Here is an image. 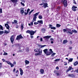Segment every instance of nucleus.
<instances>
[{
    "label": "nucleus",
    "mask_w": 78,
    "mask_h": 78,
    "mask_svg": "<svg viewBox=\"0 0 78 78\" xmlns=\"http://www.w3.org/2000/svg\"><path fill=\"white\" fill-rule=\"evenodd\" d=\"M38 23L37 22H34V25H37V24H38Z\"/></svg>",
    "instance_id": "49"
},
{
    "label": "nucleus",
    "mask_w": 78,
    "mask_h": 78,
    "mask_svg": "<svg viewBox=\"0 0 78 78\" xmlns=\"http://www.w3.org/2000/svg\"><path fill=\"white\" fill-rule=\"evenodd\" d=\"M76 8H77V7H76L75 6H73L72 7V9L74 11H76Z\"/></svg>",
    "instance_id": "8"
},
{
    "label": "nucleus",
    "mask_w": 78,
    "mask_h": 78,
    "mask_svg": "<svg viewBox=\"0 0 78 78\" xmlns=\"http://www.w3.org/2000/svg\"><path fill=\"white\" fill-rule=\"evenodd\" d=\"M14 22L15 23V24H17V20H14Z\"/></svg>",
    "instance_id": "30"
},
{
    "label": "nucleus",
    "mask_w": 78,
    "mask_h": 78,
    "mask_svg": "<svg viewBox=\"0 0 78 78\" xmlns=\"http://www.w3.org/2000/svg\"><path fill=\"white\" fill-rule=\"evenodd\" d=\"M56 26L57 28H59V27L61 26V25L58 24H56Z\"/></svg>",
    "instance_id": "27"
},
{
    "label": "nucleus",
    "mask_w": 78,
    "mask_h": 78,
    "mask_svg": "<svg viewBox=\"0 0 78 78\" xmlns=\"http://www.w3.org/2000/svg\"><path fill=\"white\" fill-rule=\"evenodd\" d=\"M11 1L12 3H16L17 2V0H11Z\"/></svg>",
    "instance_id": "13"
},
{
    "label": "nucleus",
    "mask_w": 78,
    "mask_h": 78,
    "mask_svg": "<svg viewBox=\"0 0 78 78\" xmlns=\"http://www.w3.org/2000/svg\"><path fill=\"white\" fill-rule=\"evenodd\" d=\"M50 40L52 41H54V39L52 38H51Z\"/></svg>",
    "instance_id": "46"
},
{
    "label": "nucleus",
    "mask_w": 78,
    "mask_h": 78,
    "mask_svg": "<svg viewBox=\"0 0 78 78\" xmlns=\"http://www.w3.org/2000/svg\"><path fill=\"white\" fill-rule=\"evenodd\" d=\"M2 68V64L0 63V69Z\"/></svg>",
    "instance_id": "57"
},
{
    "label": "nucleus",
    "mask_w": 78,
    "mask_h": 78,
    "mask_svg": "<svg viewBox=\"0 0 78 78\" xmlns=\"http://www.w3.org/2000/svg\"><path fill=\"white\" fill-rule=\"evenodd\" d=\"M39 46L40 47H41V48H42V47H46V46H47V45H39Z\"/></svg>",
    "instance_id": "21"
},
{
    "label": "nucleus",
    "mask_w": 78,
    "mask_h": 78,
    "mask_svg": "<svg viewBox=\"0 0 78 78\" xmlns=\"http://www.w3.org/2000/svg\"><path fill=\"white\" fill-rule=\"evenodd\" d=\"M68 31H71V29H68Z\"/></svg>",
    "instance_id": "54"
},
{
    "label": "nucleus",
    "mask_w": 78,
    "mask_h": 78,
    "mask_svg": "<svg viewBox=\"0 0 78 78\" xmlns=\"http://www.w3.org/2000/svg\"><path fill=\"white\" fill-rule=\"evenodd\" d=\"M20 75L22 76L23 75V70H22V69L21 68L20 69Z\"/></svg>",
    "instance_id": "9"
},
{
    "label": "nucleus",
    "mask_w": 78,
    "mask_h": 78,
    "mask_svg": "<svg viewBox=\"0 0 78 78\" xmlns=\"http://www.w3.org/2000/svg\"><path fill=\"white\" fill-rule=\"evenodd\" d=\"M23 38V37L22 36V35L20 34L19 36H18L16 38V40H20L21 39H22Z\"/></svg>",
    "instance_id": "5"
},
{
    "label": "nucleus",
    "mask_w": 78,
    "mask_h": 78,
    "mask_svg": "<svg viewBox=\"0 0 78 78\" xmlns=\"http://www.w3.org/2000/svg\"><path fill=\"white\" fill-rule=\"evenodd\" d=\"M21 4L23 6H25V4H24V3H22V2H21Z\"/></svg>",
    "instance_id": "40"
},
{
    "label": "nucleus",
    "mask_w": 78,
    "mask_h": 78,
    "mask_svg": "<svg viewBox=\"0 0 78 78\" xmlns=\"http://www.w3.org/2000/svg\"><path fill=\"white\" fill-rule=\"evenodd\" d=\"M42 32H43V33H45V32L46 30L45 29L43 28L41 30Z\"/></svg>",
    "instance_id": "26"
},
{
    "label": "nucleus",
    "mask_w": 78,
    "mask_h": 78,
    "mask_svg": "<svg viewBox=\"0 0 78 78\" xmlns=\"http://www.w3.org/2000/svg\"><path fill=\"white\" fill-rule=\"evenodd\" d=\"M30 9H28L27 10V13L28 14V12H29V11H30Z\"/></svg>",
    "instance_id": "43"
},
{
    "label": "nucleus",
    "mask_w": 78,
    "mask_h": 78,
    "mask_svg": "<svg viewBox=\"0 0 78 78\" xmlns=\"http://www.w3.org/2000/svg\"><path fill=\"white\" fill-rule=\"evenodd\" d=\"M67 40H64L63 42V44H67Z\"/></svg>",
    "instance_id": "18"
},
{
    "label": "nucleus",
    "mask_w": 78,
    "mask_h": 78,
    "mask_svg": "<svg viewBox=\"0 0 78 78\" xmlns=\"http://www.w3.org/2000/svg\"><path fill=\"white\" fill-rule=\"evenodd\" d=\"M3 33H4V31H0V35L3 34Z\"/></svg>",
    "instance_id": "33"
},
{
    "label": "nucleus",
    "mask_w": 78,
    "mask_h": 78,
    "mask_svg": "<svg viewBox=\"0 0 78 78\" xmlns=\"http://www.w3.org/2000/svg\"><path fill=\"white\" fill-rule=\"evenodd\" d=\"M7 30H5V33L7 34H8V33H9V29H7Z\"/></svg>",
    "instance_id": "20"
},
{
    "label": "nucleus",
    "mask_w": 78,
    "mask_h": 78,
    "mask_svg": "<svg viewBox=\"0 0 78 78\" xmlns=\"http://www.w3.org/2000/svg\"><path fill=\"white\" fill-rule=\"evenodd\" d=\"M49 50L51 51V53H53V51H52V49H50Z\"/></svg>",
    "instance_id": "44"
},
{
    "label": "nucleus",
    "mask_w": 78,
    "mask_h": 78,
    "mask_svg": "<svg viewBox=\"0 0 78 78\" xmlns=\"http://www.w3.org/2000/svg\"><path fill=\"white\" fill-rule=\"evenodd\" d=\"M14 35H12L11 36L10 38V40L12 43L14 41Z\"/></svg>",
    "instance_id": "6"
},
{
    "label": "nucleus",
    "mask_w": 78,
    "mask_h": 78,
    "mask_svg": "<svg viewBox=\"0 0 78 78\" xmlns=\"http://www.w3.org/2000/svg\"><path fill=\"white\" fill-rule=\"evenodd\" d=\"M43 51L44 52V53L47 56L48 55H51V52H48V49H46L43 50Z\"/></svg>",
    "instance_id": "3"
},
{
    "label": "nucleus",
    "mask_w": 78,
    "mask_h": 78,
    "mask_svg": "<svg viewBox=\"0 0 78 78\" xmlns=\"http://www.w3.org/2000/svg\"><path fill=\"white\" fill-rule=\"evenodd\" d=\"M48 37L49 39L50 38V37H51V36H48Z\"/></svg>",
    "instance_id": "64"
},
{
    "label": "nucleus",
    "mask_w": 78,
    "mask_h": 78,
    "mask_svg": "<svg viewBox=\"0 0 78 78\" xmlns=\"http://www.w3.org/2000/svg\"><path fill=\"white\" fill-rule=\"evenodd\" d=\"M24 12V11H23V9H21L20 10V12L21 13V14H23V13Z\"/></svg>",
    "instance_id": "31"
},
{
    "label": "nucleus",
    "mask_w": 78,
    "mask_h": 78,
    "mask_svg": "<svg viewBox=\"0 0 78 78\" xmlns=\"http://www.w3.org/2000/svg\"><path fill=\"white\" fill-rule=\"evenodd\" d=\"M47 5H48V4L47 3H44L43 7H44V8H46V7H48Z\"/></svg>",
    "instance_id": "10"
},
{
    "label": "nucleus",
    "mask_w": 78,
    "mask_h": 78,
    "mask_svg": "<svg viewBox=\"0 0 78 78\" xmlns=\"http://www.w3.org/2000/svg\"><path fill=\"white\" fill-rule=\"evenodd\" d=\"M24 13L25 14V15H27V14H28L26 12H24Z\"/></svg>",
    "instance_id": "56"
},
{
    "label": "nucleus",
    "mask_w": 78,
    "mask_h": 78,
    "mask_svg": "<svg viewBox=\"0 0 78 78\" xmlns=\"http://www.w3.org/2000/svg\"><path fill=\"white\" fill-rule=\"evenodd\" d=\"M34 11V9H33L32 10H31V11H30V12H29V14L30 15L31 14V12H33Z\"/></svg>",
    "instance_id": "28"
},
{
    "label": "nucleus",
    "mask_w": 78,
    "mask_h": 78,
    "mask_svg": "<svg viewBox=\"0 0 78 78\" xmlns=\"http://www.w3.org/2000/svg\"><path fill=\"white\" fill-rule=\"evenodd\" d=\"M2 9L1 8L0 9V14L2 13Z\"/></svg>",
    "instance_id": "42"
},
{
    "label": "nucleus",
    "mask_w": 78,
    "mask_h": 78,
    "mask_svg": "<svg viewBox=\"0 0 78 78\" xmlns=\"http://www.w3.org/2000/svg\"><path fill=\"white\" fill-rule=\"evenodd\" d=\"M72 70V67L69 66V68L67 70V72H69V71H70V70Z\"/></svg>",
    "instance_id": "16"
},
{
    "label": "nucleus",
    "mask_w": 78,
    "mask_h": 78,
    "mask_svg": "<svg viewBox=\"0 0 78 78\" xmlns=\"http://www.w3.org/2000/svg\"><path fill=\"white\" fill-rule=\"evenodd\" d=\"M0 29L2 30H3V27L2 26V25H0Z\"/></svg>",
    "instance_id": "32"
},
{
    "label": "nucleus",
    "mask_w": 78,
    "mask_h": 78,
    "mask_svg": "<svg viewBox=\"0 0 78 78\" xmlns=\"http://www.w3.org/2000/svg\"><path fill=\"white\" fill-rule=\"evenodd\" d=\"M74 3L76 4V2H75V1H74Z\"/></svg>",
    "instance_id": "62"
},
{
    "label": "nucleus",
    "mask_w": 78,
    "mask_h": 78,
    "mask_svg": "<svg viewBox=\"0 0 78 78\" xmlns=\"http://www.w3.org/2000/svg\"><path fill=\"white\" fill-rule=\"evenodd\" d=\"M43 21L42 20H38L37 21V23H41V24H43Z\"/></svg>",
    "instance_id": "17"
},
{
    "label": "nucleus",
    "mask_w": 78,
    "mask_h": 78,
    "mask_svg": "<svg viewBox=\"0 0 78 78\" xmlns=\"http://www.w3.org/2000/svg\"><path fill=\"white\" fill-rule=\"evenodd\" d=\"M40 72L41 74H44V70L43 69H41Z\"/></svg>",
    "instance_id": "11"
},
{
    "label": "nucleus",
    "mask_w": 78,
    "mask_h": 78,
    "mask_svg": "<svg viewBox=\"0 0 78 78\" xmlns=\"http://www.w3.org/2000/svg\"><path fill=\"white\" fill-rule=\"evenodd\" d=\"M34 51L35 52H39V53H35V55L36 56H39L41 55H42V50L39 48H37L34 50Z\"/></svg>",
    "instance_id": "1"
},
{
    "label": "nucleus",
    "mask_w": 78,
    "mask_h": 78,
    "mask_svg": "<svg viewBox=\"0 0 78 78\" xmlns=\"http://www.w3.org/2000/svg\"><path fill=\"white\" fill-rule=\"evenodd\" d=\"M8 55V54L6 52H4V53L3 54L4 55Z\"/></svg>",
    "instance_id": "48"
},
{
    "label": "nucleus",
    "mask_w": 78,
    "mask_h": 78,
    "mask_svg": "<svg viewBox=\"0 0 78 78\" xmlns=\"http://www.w3.org/2000/svg\"><path fill=\"white\" fill-rule=\"evenodd\" d=\"M62 3H63L64 6H67V1L66 0H62Z\"/></svg>",
    "instance_id": "4"
},
{
    "label": "nucleus",
    "mask_w": 78,
    "mask_h": 78,
    "mask_svg": "<svg viewBox=\"0 0 78 78\" xmlns=\"http://www.w3.org/2000/svg\"><path fill=\"white\" fill-rule=\"evenodd\" d=\"M64 63H65V64H64L65 66H66V65H67V63L66 62H64Z\"/></svg>",
    "instance_id": "50"
},
{
    "label": "nucleus",
    "mask_w": 78,
    "mask_h": 78,
    "mask_svg": "<svg viewBox=\"0 0 78 78\" xmlns=\"http://www.w3.org/2000/svg\"><path fill=\"white\" fill-rule=\"evenodd\" d=\"M56 69H57V70H58V69H59V67H58V66H57L56 67Z\"/></svg>",
    "instance_id": "58"
},
{
    "label": "nucleus",
    "mask_w": 78,
    "mask_h": 78,
    "mask_svg": "<svg viewBox=\"0 0 78 78\" xmlns=\"http://www.w3.org/2000/svg\"><path fill=\"white\" fill-rule=\"evenodd\" d=\"M51 44H53L54 42L53 41H51Z\"/></svg>",
    "instance_id": "61"
},
{
    "label": "nucleus",
    "mask_w": 78,
    "mask_h": 78,
    "mask_svg": "<svg viewBox=\"0 0 78 78\" xmlns=\"http://www.w3.org/2000/svg\"><path fill=\"white\" fill-rule=\"evenodd\" d=\"M37 17H36L35 16L34 17V18H33V20L32 21L33 22H36V19Z\"/></svg>",
    "instance_id": "14"
},
{
    "label": "nucleus",
    "mask_w": 78,
    "mask_h": 78,
    "mask_svg": "<svg viewBox=\"0 0 78 78\" xmlns=\"http://www.w3.org/2000/svg\"><path fill=\"white\" fill-rule=\"evenodd\" d=\"M42 40H43L42 38L41 37V38H40V41L42 42Z\"/></svg>",
    "instance_id": "52"
},
{
    "label": "nucleus",
    "mask_w": 78,
    "mask_h": 78,
    "mask_svg": "<svg viewBox=\"0 0 78 78\" xmlns=\"http://www.w3.org/2000/svg\"><path fill=\"white\" fill-rule=\"evenodd\" d=\"M10 66H11V67H14V64L12 63H11L10 64Z\"/></svg>",
    "instance_id": "36"
},
{
    "label": "nucleus",
    "mask_w": 78,
    "mask_h": 78,
    "mask_svg": "<svg viewBox=\"0 0 78 78\" xmlns=\"http://www.w3.org/2000/svg\"><path fill=\"white\" fill-rule=\"evenodd\" d=\"M5 26L6 27L7 29H9V26L8 25V24L7 23L5 24Z\"/></svg>",
    "instance_id": "12"
},
{
    "label": "nucleus",
    "mask_w": 78,
    "mask_h": 78,
    "mask_svg": "<svg viewBox=\"0 0 78 78\" xmlns=\"http://www.w3.org/2000/svg\"><path fill=\"white\" fill-rule=\"evenodd\" d=\"M19 72V70H17L16 72V73H18Z\"/></svg>",
    "instance_id": "60"
},
{
    "label": "nucleus",
    "mask_w": 78,
    "mask_h": 78,
    "mask_svg": "<svg viewBox=\"0 0 78 78\" xmlns=\"http://www.w3.org/2000/svg\"><path fill=\"white\" fill-rule=\"evenodd\" d=\"M78 62L76 61L74 64V66H77V65H78Z\"/></svg>",
    "instance_id": "24"
},
{
    "label": "nucleus",
    "mask_w": 78,
    "mask_h": 78,
    "mask_svg": "<svg viewBox=\"0 0 78 78\" xmlns=\"http://www.w3.org/2000/svg\"><path fill=\"white\" fill-rule=\"evenodd\" d=\"M13 72L14 73L16 72V69L14 68L13 70Z\"/></svg>",
    "instance_id": "47"
},
{
    "label": "nucleus",
    "mask_w": 78,
    "mask_h": 78,
    "mask_svg": "<svg viewBox=\"0 0 78 78\" xmlns=\"http://www.w3.org/2000/svg\"><path fill=\"white\" fill-rule=\"evenodd\" d=\"M44 38H45V40L46 41V40L47 39V40H48V39L49 38H48V36H45L44 37Z\"/></svg>",
    "instance_id": "19"
},
{
    "label": "nucleus",
    "mask_w": 78,
    "mask_h": 78,
    "mask_svg": "<svg viewBox=\"0 0 78 78\" xmlns=\"http://www.w3.org/2000/svg\"><path fill=\"white\" fill-rule=\"evenodd\" d=\"M68 61L69 62H72V61H73V58H70L69 60H68Z\"/></svg>",
    "instance_id": "29"
},
{
    "label": "nucleus",
    "mask_w": 78,
    "mask_h": 78,
    "mask_svg": "<svg viewBox=\"0 0 78 78\" xmlns=\"http://www.w3.org/2000/svg\"><path fill=\"white\" fill-rule=\"evenodd\" d=\"M38 18L40 19H42V16H38Z\"/></svg>",
    "instance_id": "35"
},
{
    "label": "nucleus",
    "mask_w": 78,
    "mask_h": 78,
    "mask_svg": "<svg viewBox=\"0 0 78 78\" xmlns=\"http://www.w3.org/2000/svg\"><path fill=\"white\" fill-rule=\"evenodd\" d=\"M63 31L64 33H66V32L67 31V30H66V29H63Z\"/></svg>",
    "instance_id": "39"
},
{
    "label": "nucleus",
    "mask_w": 78,
    "mask_h": 78,
    "mask_svg": "<svg viewBox=\"0 0 78 78\" xmlns=\"http://www.w3.org/2000/svg\"><path fill=\"white\" fill-rule=\"evenodd\" d=\"M68 76L70 77H74V75L73 74H69Z\"/></svg>",
    "instance_id": "23"
},
{
    "label": "nucleus",
    "mask_w": 78,
    "mask_h": 78,
    "mask_svg": "<svg viewBox=\"0 0 78 78\" xmlns=\"http://www.w3.org/2000/svg\"><path fill=\"white\" fill-rule=\"evenodd\" d=\"M49 27L51 30H55L56 29V27H52V25L50 24L49 25Z\"/></svg>",
    "instance_id": "7"
},
{
    "label": "nucleus",
    "mask_w": 78,
    "mask_h": 78,
    "mask_svg": "<svg viewBox=\"0 0 78 78\" xmlns=\"http://www.w3.org/2000/svg\"><path fill=\"white\" fill-rule=\"evenodd\" d=\"M36 31H37V30H35L34 31L33 30H27L26 32V33H29L31 36H33V35H34V33H36Z\"/></svg>",
    "instance_id": "2"
},
{
    "label": "nucleus",
    "mask_w": 78,
    "mask_h": 78,
    "mask_svg": "<svg viewBox=\"0 0 78 78\" xmlns=\"http://www.w3.org/2000/svg\"><path fill=\"white\" fill-rule=\"evenodd\" d=\"M40 12H38L37 13H36L35 14H34V16L35 17H36V16H37L39 15V14Z\"/></svg>",
    "instance_id": "15"
},
{
    "label": "nucleus",
    "mask_w": 78,
    "mask_h": 78,
    "mask_svg": "<svg viewBox=\"0 0 78 78\" xmlns=\"http://www.w3.org/2000/svg\"><path fill=\"white\" fill-rule=\"evenodd\" d=\"M22 2H23V3H25V1L23 0L22 1Z\"/></svg>",
    "instance_id": "63"
},
{
    "label": "nucleus",
    "mask_w": 78,
    "mask_h": 78,
    "mask_svg": "<svg viewBox=\"0 0 78 78\" xmlns=\"http://www.w3.org/2000/svg\"><path fill=\"white\" fill-rule=\"evenodd\" d=\"M72 31L73 32H74L75 33H77V31L75 30H73Z\"/></svg>",
    "instance_id": "37"
},
{
    "label": "nucleus",
    "mask_w": 78,
    "mask_h": 78,
    "mask_svg": "<svg viewBox=\"0 0 78 78\" xmlns=\"http://www.w3.org/2000/svg\"><path fill=\"white\" fill-rule=\"evenodd\" d=\"M13 64H14V65H16V62H14L13 63Z\"/></svg>",
    "instance_id": "55"
},
{
    "label": "nucleus",
    "mask_w": 78,
    "mask_h": 78,
    "mask_svg": "<svg viewBox=\"0 0 78 78\" xmlns=\"http://www.w3.org/2000/svg\"><path fill=\"white\" fill-rule=\"evenodd\" d=\"M25 63H26V64H29V63H30V62L28 60H26Z\"/></svg>",
    "instance_id": "22"
},
{
    "label": "nucleus",
    "mask_w": 78,
    "mask_h": 78,
    "mask_svg": "<svg viewBox=\"0 0 78 78\" xmlns=\"http://www.w3.org/2000/svg\"><path fill=\"white\" fill-rule=\"evenodd\" d=\"M56 74L57 76H59V73H56Z\"/></svg>",
    "instance_id": "45"
},
{
    "label": "nucleus",
    "mask_w": 78,
    "mask_h": 78,
    "mask_svg": "<svg viewBox=\"0 0 78 78\" xmlns=\"http://www.w3.org/2000/svg\"><path fill=\"white\" fill-rule=\"evenodd\" d=\"M6 62L8 64H9V65H10L11 63V62H10L9 61H6Z\"/></svg>",
    "instance_id": "25"
},
{
    "label": "nucleus",
    "mask_w": 78,
    "mask_h": 78,
    "mask_svg": "<svg viewBox=\"0 0 78 78\" xmlns=\"http://www.w3.org/2000/svg\"><path fill=\"white\" fill-rule=\"evenodd\" d=\"M2 61H3V62H6V60H5L4 59H2Z\"/></svg>",
    "instance_id": "53"
},
{
    "label": "nucleus",
    "mask_w": 78,
    "mask_h": 78,
    "mask_svg": "<svg viewBox=\"0 0 78 78\" xmlns=\"http://www.w3.org/2000/svg\"><path fill=\"white\" fill-rule=\"evenodd\" d=\"M67 33H70L71 34H72V32H70V31L68 30V31L67 32Z\"/></svg>",
    "instance_id": "41"
},
{
    "label": "nucleus",
    "mask_w": 78,
    "mask_h": 78,
    "mask_svg": "<svg viewBox=\"0 0 78 78\" xmlns=\"http://www.w3.org/2000/svg\"><path fill=\"white\" fill-rule=\"evenodd\" d=\"M60 60V59H57L55 60L54 61H59Z\"/></svg>",
    "instance_id": "38"
},
{
    "label": "nucleus",
    "mask_w": 78,
    "mask_h": 78,
    "mask_svg": "<svg viewBox=\"0 0 78 78\" xmlns=\"http://www.w3.org/2000/svg\"><path fill=\"white\" fill-rule=\"evenodd\" d=\"M30 24L32 25H33V21H32V22H31V23H30Z\"/></svg>",
    "instance_id": "59"
},
{
    "label": "nucleus",
    "mask_w": 78,
    "mask_h": 78,
    "mask_svg": "<svg viewBox=\"0 0 78 78\" xmlns=\"http://www.w3.org/2000/svg\"><path fill=\"white\" fill-rule=\"evenodd\" d=\"M21 27L22 30H23V24L22 23L21 26Z\"/></svg>",
    "instance_id": "34"
},
{
    "label": "nucleus",
    "mask_w": 78,
    "mask_h": 78,
    "mask_svg": "<svg viewBox=\"0 0 78 78\" xmlns=\"http://www.w3.org/2000/svg\"><path fill=\"white\" fill-rule=\"evenodd\" d=\"M56 55V53H53L52 55V56H54V55Z\"/></svg>",
    "instance_id": "51"
}]
</instances>
